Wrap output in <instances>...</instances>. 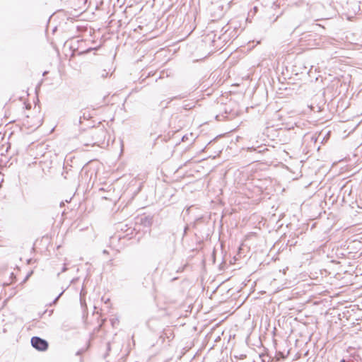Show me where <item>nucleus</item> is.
Segmentation results:
<instances>
[{"label": "nucleus", "mask_w": 362, "mask_h": 362, "mask_svg": "<svg viewBox=\"0 0 362 362\" xmlns=\"http://www.w3.org/2000/svg\"><path fill=\"white\" fill-rule=\"evenodd\" d=\"M105 131L103 129H94L89 132V136L92 137V144H98L105 139Z\"/></svg>", "instance_id": "nucleus-1"}, {"label": "nucleus", "mask_w": 362, "mask_h": 362, "mask_svg": "<svg viewBox=\"0 0 362 362\" xmlns=\"http://www.w3.org/2000/svg\"><path fill=\"white\" fill-rule=\"evenodd\" d=\"M31 344L32 346L38 351H45L48 348L47 341L38 337H32Z\"/></svg>", "instance_id": "nucleus-2"}, {"label": "nucleus", "mask_w": 362, "mask_h": 362, "mask_svg": "<svg viewBox=\"0 0 362 362\" xmlns=\"http://www.w3.org/2000/svg\"><path fill=\"white\" fill-rule=\"evenodd\" d=\"M83 142H84V145H86V146H88V145H92V146H93V145L92 144V139H91L90 140H88V142H86V141H84Z\"/></svg>", "instance_id": "nucleus-3"}, {"label": "nucleus", "mask_w": 362, "mask_h": 362, "mask_svg": "<svg viewBox=\"0 0 362 362\" xmlns=\"http://www.w3.org/2000/svg\"><path fill=\"white\" fill-rule=\"evenodd\" d=\"M62 293H60V294H59V296L55 298V300H54L53 303H56V302L58 300V299L59 298V297L61 296V295H62Z\"/></svg>", "instance_id": "nucleus-4"}, {"label": "nucleus", "mask_w": 362, "mask_h": 362, "mask_svg": "<svg viewBox=\"0 0 362 362\" xmlns=\"http://www.w3.org/2000/svg\"><path fill=\"white\" fill-rule=\"evenodd\" d=\"M107 75V73L105 72V70L103 71V73L102 74V77H105Z\"/></svg>", "instance_id": "nucleus-5"}, {"label": "nucleus", "mask_w": 362, "mask_h": 362, "mask_svg": "<svg viewBox=\"0 0 362 362\" xmlns=\"http://www.w3.org/2000/svg\"><path fill=\"white\" fill-rule=\"evenodd\" d=\"M103 253H104V254H107L108 252H107V251L106 250H103Z\"/></svg>", "instance_id": "nucleus-6"}, {"label": "nucleus", "mask_w": 362, "mask_h": 362, "mask_svg": "<svg viewBox=\"0 0 362 362\" xmlns=\"http://www.w3.org/2000/svg\"><path fill=\"white\" fill-rule=\"evenodd\" d=\"M340 362H346V361L344 359H341Z\"/></svg>", "instance_id": "nucleus-7"}]
</instances>
